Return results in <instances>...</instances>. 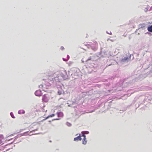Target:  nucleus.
<instances>
[{
	"label": "nucleus",
	"mask_w": 152,
	"mask_h": 152,
	"mask_svg": "<svg viewBox=\"0 0 152 152\" xmlns=\"http://www.w3.org/2000/svg\"><path fill=\"white\" fill-rule=\"evenodd\" d=\"M82 136L83 137V139L82 143L83 144L85 145L87 143V140H86V136L84 134H83L82 135Z\"/></svg>",
	"instance_id": "f257e3e1"
},
{
	"label": "nucleus",
	"mask_w": 152,
	"mask_h": 152,
	"mask_svg": "<svg viewBox=\"0 0 152 152\" xmlns=\"http://www.w3.org/2000/svg\"><path fill=\"white\" fill-rule=\"evenodd\" d=\"M55 116V114H52L51 115H48L46 118V119H47L48 118H50V117H53V116Z\"/></svg>",
	"instance_id": "0eeeda50"
},
{
	"label": "nucleus",
	"mask_w": 152,
	"mask_h": 152,
	"mask_svg": "<svg viewBox=\"0 0 152 152\" xmlns=\"http://www.w3.org/2000/svg\"><path fill=\"white\" fill-rule=\"evenodd\" d=\"M81 136L80 135L77 137H75L74 138V140L75 141L80 140H81Z\"/></svg>",
	"instance_id": "7ed1b4c3"
},
{
	"label": "nucleus",
	"mask_w": 152,
	"mask_h": 152,
	"mask_svg": "<svg viewBox=\"0 0 152 152\" xmlns=\"http://www.w3.org/2000/svg\"><path fill=\"white\" fill-rule=\"evenodd\" d=\"M147 30L148 31L152 32V25L148 26L147 28Z\"/></svg>",
	"instance_id": "20e7f679"
},
{
	"label": "nucleus",
	"mask_w": 152,
	"mask_h": 152,
	"mask_svg": "<svg viewBox=\"0 0 152 152\" xmlns=\"http://www.w3.org/2000/svg\"><path fill=\"white\" fill-rule=\"evenodd\" d=\"M18 113L20 114H24L25 113V111L23 110H20L18 111Z\"/></svg>",
	"instance_id": "39448f33"
},
{
	"label": "nucleus",
	"mask_w": 152,
	"mask_h": 152,
	"mask_svg": "<svg viewBox=\"0 0 152 152\" xmlns=\"http://www.w3.org/2000/svg\"><path fill=\"white\" fill-rule=\"evenodd\" d=\"M43 87V86L42 85H41L39 86V87L40 88H42Z\"/></svg>",
	"instance_id": "9d476101"
},
{
	"label": "nucleus",
	"mask_w": 152,
	"mask_h": 152,
	"mask_svg": "<svg viewBox=\"0 0 152 152\" xmlns=\"http://www.w3.org/2000/svg\"><path fill=\"white\" fill-rule=\"evenodd\" d=\"M63 91L62 90H59L58 91V94L59 95H61Z\"/></svg>",
	"instance_id": "423d86ee"
},
{
	"label": "nucleus",
	"mask_w": 152,
	"mask_h": 152,
	"mask_svg": "<svg viewBox=\"0 0 152 152\" xmlns=\"http://www.w3.org/2000/svg\"><path fill=\"white\" fill-rule=\"evenodd\" d=\"M61 48L62 50H63L64 49V48L63 47H61Z\"/></svg>",
	"instance_id": "9b49d317"
},
{
	"label": "nucleus",
	"mask_w": 152,
	"mask_h": 152,
	"mask_svg": "<svg viewBox=\"0 0 152 152\" xmlns=\"http://www.w3.org/2000/svg\"><path fill=\"white\" fill-rule=\"evenodd\" d=\"M10 114V115L13 118H15V117L14 116L13 114L12 113H11Z\"/></svg>",
	"instance_id": "1a4fd4ad"
},
{
	"label": "nucleus",
	"mask_w": 152,
	"mask_h": 152,
	"mask_svg": "<svg viewBox=\"0 0 152 152\" xmlns=\"http://www.w3.org/2000/svg\"><path fill=\"white\" fill-rule=\"evenodd\" d=\"M140 26L141 28H143L145 27V24H142L140 25Z\"/></svg>",
	"instance_id": "6e6552de"
},
{
	"label": "nucleus",
	"mask_w": 152,
	"mask_h": 152,
	"mask_svg": "<svg viewBox=\"0 0 152 152\" xmlns=\"http://www.w3.org/2000/svg\"><path fill=\"white\" fill-rule=\"evenodd\" d=\"M2 142L1 141V140H0V144Z\"/></svg>",
	"instance_id": "ddd939ff"
},
{
	"label": "nucleus",
	"mask_w": 152,
	"mask_h": 152,
	"mask_svg": "<svg viewBox=\"0 0 152 152\" xmlns=\"http://www.w3.org/2000/svg\"><path fill=\"white\" fill-rule=\"evenodd\" d=\"M35 95L37 96H40L42 95L41 92L40 90L37 91L35 93Z\"/></svg>",
	"instance_id": "f03ea898"
},
{
	"label": "nucleus",
	"mask_w": 152,
	"mask_h": 152,
	"mask_svg": "<svg viewBox=\"0 0 152 152\" xmlns=\"http://www.w3.org/2000/svg\"><path fill=\"white\" fill-rule=\"evenodd\" d=\"M108 34H110V35H111V34H112V32H110V33H108Z\"/></svg>",
	"instance_id": "f8f14e48"
}]
</instances>
